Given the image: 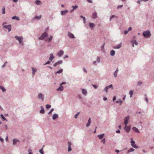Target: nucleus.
<instances>
[{
  "mask_svg": "<svg viewBox=\"0 0 154 154\" xmlns=\"http://www.w3.org/2000/svg\"><path fill=\"white\" fill-rule=\"evenodd\" d=\"M92 86L95 89H97V86L96 85H92Z\"/></svg>",
  "mask_w": 154,
  "mask_h": 154,
  "instance_id": "nucleus-54",
  "label": "nucleus"
},
{
  "mask_svg": "<svg viewBox=\"0 0 154 154\" xmlns=\"http://www.w3.org/2000/svg\"><path fill=\"white\" fill-rule=\"evenodd\" d=\"M68 11L67 10L61 11L60 12V14L62 15H64L68 13Z\"/></svg>",
  "mask_w": 154,
  "mask_h": 154,
  "instance_id": "nucleus-13",
  "label": "nucleus"
},
{
  "mask_svg": "<svg viewBox=\"0 0 154 154\" xmlns=\"http://www.w3.org/2000/svg\"><path fill=\"white\" fill-rule=\"evenodd\" d=\"M115 54V51L114 50H112L110 51V55L112 56H114Z\"/></svg>",
  "mask_w": 154,
  "mask_h": 154,
  "instance_id": "nucleus-28",
  "label": "nucleus"
},
{
  "mask_svg": "<svg viewBox=\"0 0 154 154\" xmlns=\"http://www.w3.org/2000/svg\"><path fill=\"white\" fill-rule=\"evenodd\" d=\"M68 56L67 55H65L64 58L65 59L66 58H68Z\"/></svg>",
  "mask_w": 154,
  "mask_h": 154,
  "instance_id": "nucleus-64",
  "label": "nucleus"
},
{
  "mask_svg": "<svg viewBox=\"0 0 154 154\" xmlns=\"http://www.w3.org/2000/svg\"><path fill=\"white\" fill-rule=\"evenodd\" d=\"M142 84V82L141 81H139L138 82L137 84L138 85L140 86Z\"/></svg>",
  "mask_w": 154,
  "mask_h": 154,
  "instance_id": "nucleus-51",
  "label": "nucleus"
},
{
  "mask_svg": "<svg viewBox=\"0 0 154 154\" xmlns=\"http://www.w3.org/2000/svg\"><path fill=\"white\" fill-rule=\"evenodd\" d=\"M80 17L82 18V20H83L84 21V23H86V19L85 17H84L82 15H81L80 16Z\"/></svg>",
  "mask_w": 154,
  "mask_h": 154,
  "instance_id": "nucleus-34",
  "label": "nucleus"
},
{
  "mask_svg": "<svg viewBox=\"0 0 154 154\" xmlns=\"http://www.w3.org/2000/svg\"><path fill=\"white\" fill-rule=\"evenodd\" d=\"M45 107L47 109H48L50 108L51 107V106L50 105L47 104L46 105Z\"/></svg>",
  "mask_w": 154,
  "mask_h": 154,
  "instance_id": "nucleus-42",
  "label": "nucleus"
},
{
  "mask_svg": "<svg viewBox=\"0 0 154 154\" xmlns=\"http://www.w3.org/2000/svg\"><path fill=\"white\" fill-rule=\"evenodd\" d=\"M0 116L3 120L7 121V120L5 118L3 114H1Z\"/></svg>",
  "mask_w": 154,
  "mask_h": 154,
  "instance_id": "nucleus-35",
  "label": "nucleus"
},
{
  "mask_svg": "<svg viewBox=\"0 0 154 154\" xmlns=\"http://www.w3.org/2000/svg\"><path fill=\"white\" fill-rule=\"evenodd\" d=\"M97 17V14L96 13H94L93 15V18H95Z\"/></svg>",
  "mask_w": 154,
  "mask_h": 154,
  "instance_id": "nucleus-46",
  "label": "nucleus"
},
{
  "mask_svg": "<svg viewBox=\"0 0 154 154\" xmlns=\"http://www.w3.org/2000/svg\"><path fill=\"white\" fill-rule=\"evenodd\" d=\"M40 108L41 110L40 111V112L43 114H44L45 112V111L44 107L42 106H41Z\"/></svg>",
  "mask_w": 154,
  "mask_h": 154,
  "instance_id": "nucleus-21",
  "label": "nucleus"
},
{
  "mask_svg": "<svg viewBox=\"0 0 154 154\" xmlns=\"http://www.w3.org/2000/svg\"><path fill=\"white\" fill-rule=\"evenodd\" d=\"M42 16L39 15V16H36L35 17H34L33 18V20H39L41 18Z\"/></svg>",
  "mask_w": 154,
  "mask_h": 154,
  "instance_id": "nucleus-26",
  "label": "nucleus"
},
{
  "mask_svg": "<svg viewBox=\"0 0 154 154\" xmlns=\"http://www.w3.org/2000/svg\"><path fill=\"white\" fill-rule=\"evenodd\" d=\"M63 63V61L62 60H59L57 62L53 64V66L54 67H56V66L62 64Z\"/></svg>",
  "mask_w": 154,
  "mask_h": 154,
  "instance_id": "nucleus-10",
  "label": "nucleus"
},
{
  "mask_svg": "<svg viewBox=\"0 0 154 154\" xmlns=\"http://www.w3.org/2000/svg\"><path fill=\"white\" fill-rule=\"evenodd\" d=\"M112 88V89H113V88L112 87V85L110 84L109 86H106L104 89L103 91H105L106 92V93H107V90L110 88Z\"/></svg>",
  "mask_w": 154,
  "mask_h": 154,
  "instance_id": "nucleus-9",
  "label": "nucleus"
},
{
  "mask_svg": "<svg viewBox=\"0 0 154 154\" xmlns=\"http://www.w3.org/2000/svg\"><path fill=\"white\" fill-rule=\"evenodd\" d=\"M50 63V62L49 61H47V62H46V63H44V65H45L47 64H49Z\"/></svg>",
  "mask_w": 154,
  "mask_h": 154,
  "instance_id": "nucleus-53",
  "label": "nucleus"
},
{
  "mask_svg": "<svg viewBox=\"0 0 154 154\" xmlns=\"http://www.w3.org/2000/svg\"><path fill=\"white\" fill-rule=\"evenodd\" d=\"M145 100L147 103H148V100L147 98V97H146L145 98Z\"/></svg>",
  "mask_w": 154,
  "mask_h": 154,
  "instance_id": "nucleus-61",
  "label": "nucleus"
},
{
  "mask_svg": "<svg viewBox=\"0 0 154 154\" xmlns=\"http://www.w3.org/2000/svg\"><path fill=\"white\" fill-rule=\"evenodd\" d=\"M103 100L104 101H106L107 100V98L106 97H104L103 98Z\"/></svg>",
  "mask_w": 154,
  "mask_h": 154,
  "instance_id": "nucleus-62",
  "label": "nucleus"
},
{
  "mask_svg": "<svg viewBox=\"0 0 154 154\" xmlns=\"http://www.w3.org/2000/svg\"><path fill=\"white\" fill-rule=\"evenodd\" d=\"M132 130L135 132L137 133H139L140 131L138 130V128H136L135 127H134L132 128Z\"/></svg>",
  "mask_w": 154,
  "mask_h": 154,
  "instance_id": "nucleus-23",
  "label": "nucleus"
},
{
  "mask_svg": "<svg viewBox=\"0 0 154 154\" xmlns=\"http://www.w3.org/2000/svg\"><path fill=\"white\" fill-rule=\"evenodd\" d=\"M116 102L117 103H122V101L120 99H119L118 100L116 101Z\"/></svg>",
  "mask_w": 154,
  "mask_h": 154,
  "instance_id": "nucleus-50",
  "label": "nucleus"
},
{
  "mask_svg": "<svg viewBox=\"0 0 154 154\" xmlns=\"http://www.w3.org/2000/svg\"><path fill=\"white\" fill-rule=\"evenodd\" d=\"M64 52L63 50H61L57 53V55L59 57H61L63 54Z\"/></svg>",
  "mask_w": 154,
  "mask_h": 154,
  "instance_id": "nucleus-12",
  "label": "nucleus"
},
{
  "mask_svg": "<svg viewBox=\"0 0 154 154\" xmlns=\"http://www.w3.org/2000/svg\"><path fill=\"white\" fill-rule=\"evenodd\" d=\"M63 69H60V70H58V71H57L56 72H55V74H59L60 73H61L63 72Z\"/></svg>",
  "mask_w": 154,
  "mask_h": 154,
  "instance_id": "nucleus-33",
  "label": "nucleus"
},
{
  "mask_svg": "<svg viewBox=\"0 0 154 154\" xmlns=\"http://www.w3.org/2000/svg\"><path fill=\"white\" fill-rule=\"evenodd\" d=\"M91 119L90 118H89L88 120V123L86 125V126L87 127H88V126H89L90 125V124H91Z\"/></svg>",
  "mask_w": 154,
  "mask_h": 154,
  "instance_id": "nucleus-25",
  "label": "nucleus"
},
{
  "mask_svg": "<svg viewBox=\"0 0 154 154\" xmlns=\"http://www.w3.org/2000/svg\"><path fill=\"white\" fill-rule=\"evenodd\" d=\"M123 5H119L117 7V9H119V8H122V7L123 6Z\"/></svg>",
  "mask_w": 154,
  "mask_h": 154,
  "instance_id": "nucleus-52",
  "label": "nucleus"
},
{
  "mask_svg": "<svg viewBox=\"0 0 154 154\" xmlns=\"http://www.w3.org/2000/svg\"><path fill=\"white\" fill-rule=\"evenodd\" d=\"M5 7L4 6L3 7L2 13L3 14H5Z\"/></svg>",
  "mask_w": 154,
  "mask_h": 154,
  "instance_id": "nucleus-40",
  "label": "nucleus"
},
{
  "mask_svg": "<svg viewBox=\"0 0 154 154\" xmlns=\"http://www.w3.org/2000/svg\"><path fill=\"white\" fill-rule=\"evenodd\" d=\"M71 145H72V143H71V142H68V151L69 152L71 151L72 150V148H71Z\"/></svg>",
  "mask_w": 154,
  "mask_h": 154,
  "instance_id": "nucleus-15",
  "label": "nucleus"
},
{
  "mask_svg": "<svg viewBox=\"0 0 154 154\" xmlns=\"http://www.w3.org/2000/svg\"><path fill=\"white\" fill-rule=\"evenodd\" d=\"M131 29H132L131 27H130L128 28V32H129V31H130V30H131Z\"/></svg>",
  "mask_w": 154,
  "mask_h": 154,
  "instance_id": "nucleus-63",
  "label": "nucleus"
},
{
  "mask_svg": "<svg viewBox=\"0 0 154 154\" xmlns=\"http://www.w3.org/2000/svg\"><path fill=\"white\" fill-rule=\"evenodd\" d=\"M124 129L126 132H128L131 129V127L130 126H127L125 125Z\"/></svg>",
  "mask_w": 154,
  "mask_h": 154,
  "instance_id": "nucleus-11",
  "label": "nucleus"
},
{
  "mask_svg": "<svg viewBox=\"0 0 154 154\" xmlns=\"http://www.w3.org/2000/svg\"><path fill=\"white\" fill-rule=\"evenodd\" d=\"M105 138H103L102 140V142L104 144H105Z\"/></svg>",
  "mask_w": 154,
  "mask_h": 154,
  "instance_id": "nucleus-56",
  "label": "nucleus"
},
{
  "mask_svg": "<svg viewBox=\"0 0 154 154\" xmlns=\"http://www.w3.org/2000/svg\"><path fill=\"white\" fill-rule=\"evenodd\" d=\"M12 19L13 20H19L20 18L19 17L16 16H14L12 17Z\"/></svg>",
  "mask_w": 154,
  "mask_h": 154,
  "instance_id": "nucleus-29",
  "label": "nucleus"
},
{
  "mask_svg": "<svg viewBox=\"0 0 154 154\" xmlns=\"http://www.w3.org/2000/svg\"><path fill=\"white\" fill-rule=\"evenodd\" d=\"M68 35L69 38H75V36L74 35L70 32H68Z\"/></svg>",
  "mask_w": 154,
  "mask_h": 154,
  "instance_id": "nucleus-14",
  "label": "nucleus"
},
{
  "mask_svg": "<svg viewBox=\"0 0 154 154\" xmlns=\"http://www.w3.org/2000/svg\"><path fill=\"white\" fill-rule=\"evenodd\" d=\"M11 25H9L7 26L3 25V27L7 29L9 32L11 31Z\"/></svg>",
  "mask_w": 154,
  "mask_h": 154,
  "instance_id": "nucleus-8",
  "label": "nucleus"
},
{
  "mask_svg": "<svg viewBox=\"0 0 154 154\" xmlns=\"http://www.w3.org/2000/svg\"><path fill=\"white\" fill-rule=\"evenodd\" d=\"M79 112H77V113L75 115L74 118L75 119H77L78 117V116L79 115Z\"/></svg>",
  "mask_w": 154,
  "mask_h": 154,
  "instance_id": "nucleus-47",
  "label": "nucleus"
},
{
  "mask_svg": "<svg viewBox=\"0 0 154 154\" xmlns=\"http://www.w3.org/2000/svg\"><path fill=\"white\" fill-rule=\"evenodd\" d=\"M82 93L84 95H86L87 93V91L86 89H83L82 90Z\"/></svg>",
  "mask_w": 154,
  "mask_h": 154,
  "instance_id": "nucleus-27",
  "label": "nucleus"
},
{
  "mask_svg": "<svg viewBox=\"0 0 154 154\" xmlns=\"http://www.w3.org/2000/svg\"><path fill=\"white\" fill-rule=\"evenodd\" d=\"M105 45V44L104 43L101 47V50L102 52H104V47Z\"/></svg>",
  "mask_w": 154,
  "mask_h": 154,
  "instance_id": "nucleus-36",
  "label": "nucleus"
},
{
  "mask_svg": "<svg viewBox=\"0 0 154 154\" xmlns=\"http://www.w3.org/2000/svg\"><path fill=\"white\" fill-rule=\"evenodd\" d=\"M54 110V109L52 108L51 109V110L49 111V112H48V114H51V112Z\"/></svg>",
  "mask_w": 154,
  "mask_h": 154,
  "instance_id": "nucleus-49",
  "label": "nucleus"
},
{
  "mask_svg": "<svg viewBox=\"0 0 154 154\" xmlns=\"http://www.w3.org/2000/svg\"><path fill=\"white\" fill-rule=\"evenodd\" d=\"M53 37V36L52 35L50 36V38H48V41L49 42H50L51 41Z\"/></svg>",
  "mask_w": 154,
  "mask_h": 154,
  "instance_id": "nucleus-48",
  "label": "nucleus"
},
{
  "mask_svg": "<svg viewBox=\"0 0 154 154\" xmlns=\"http://www.w3.org/2000/svg\"><path fill=\"white\" fill-rule=\"evenodd\" d=\"M54 58V57L53 55V54L51 53L50 54V57L49 58V60L50 61H52L53 59Z\"/></svg>",
  "mask_w": 154,
  "mask_h": 154,
  "instance_id": "nucleus-22",
  "label": "nucleus"
},
{
  "mask_svg": "<svg viewBox=\"0 0 154 154\" xmlns=\"http://www.w3.org/2000/svg\"><path fill=\"white\" fill-rule=\"evenodd\" d=\"M122 45V43L121 42L120 44L118 45L117 46L113 47V48L115 49H119L121 48Z\"/></svg>",
  "mask_w": 154,
  "mask_h": 154,
  "instance_id": "nucleus-16",
  "label": "nucleus"
},
{
  "mask_svg": "<svg viewBox=\"0 0 154 154\" xmlns=\"http://www.w3.org/2000/svg\"><path fill=\"white\" fill-rule=\"evenodd\" d=\"M130 117L129 116H128L125 118L124 124L126 126H127L128 121L129 120Z\"/></svg>",
  "mask_w": 154,
  "mask_h": 154,
  "instance_id": "nucleus-7",
  "label": "nucleus"
},
{
  "mask_svg": "<svg viewBox=\"0 0 154 154\" xmlns=\"http://www.w3.org/2000/svg\"><path fill=\"white\" fill-rule=\"evenodd\" d=\"M104 135V134H103L97 135V137L99 138L100 139H102Z\"/></svg>",
  "mask_w": 154,
  "mask_h": 154,
  "instance_id": "nucleus-30",
  "label": "nucleus"
},
{
  "mask_svg": "<svg viewBox=\"0 0 154 154\" xmlns=\"http://www.w3.org/2000/svg\"><path fill=\"white\" fill-rule=\"evenodd\" d=\"M48 34L47 32H45L41 35L38 38V39L41 40H43L45 37H48Z\"/></svg>",
  "mask_w": 154,
  "mask_h": 154,
  "instance_id": "nucleus-3",
  "label": "nucleus"
},
{
  "mask_svg": "<svg viewBox=\"0 0 154 154\" xmlns=\"http://www.w3.org/2000/svg\"><path fill=\"white\" fill-rule=\"evenodd\" d=\"M0 141L2 142H3L4 141V139L2 138L1 137H0Z\"/></svg>",
  "mask_w": 154,
  "mask_h": 154,
  "instance_id": "nucleus-57",
  "label": "nucleus"
},
{
  "mask_svg": "<svg viewBox=\"0 0 154 154\" xmlns=\"http://www.w3.org/2000/svg\"><path fill=\"white\" fill-rule=\"evenodd\" d=\"M119 71V69L117 68L116 71L113 73V75L115 78H116L117 76V74Z\"/></svg>",
  "mask_w": 154,
  "mask_h": 154,
  "instance_id": "nucleus-19",
  "label": "nucleus"
},
{
  "mask_svg": "<svg viewBox=\"0 0 154 154\" xmlns=\"http://www.w3.org/2000/svg\"><path fill=\"white\" fill-rule=\"evenodd\" d=\"M133 94V91L131 90H130L129 91V94L130 95V97H131L132 96V95Z\"/></svg>",
  "mask_w": 154,
  "mask_h": 154,
  "instance_id": "nucleus-39",
  "label": "nucleus"
},
{
  "mask_svg": "<svg viewBox=\"0 0 154 154\" xmlns=\"http://www.w3.org/2000/svg\"><path fill=\"white\" fill-rule=\"evenodd\" d=\"M28 154H32V150L31 149H29L28 150Z\"/></svg>",
  "mask_w": 154,
  "mask_h": 154,
  "instance_id": "nucleus-44",
  "label": "nucleus"
},
{
  "mask_svg": "<svg viewBox=\"0 0 154 154\" xmlns=\"http://www.w3.org/2000/svg\"><path fill=\"white\" fill-rule=\"evenodd\" d=\"M134 149L133 148H131L130 149H129V150H128V152H132L134 151Z\"/></svg>",
  "mask_w": 154,
  "mask_h": 154,
  "instance_id": "nucleus-41",
  "label": "nucleus"
},
{
  "mask_svg": "<svg viewBox=\"0 0 154 154\" xmlns=\"http://www.w3.org/2000/svg\"><path fill=\"white\" fill-rule=\"evenodd\" d=\"M128 32V30H125L124 32V33L126 35L127 34Z\"/></svg>",
  "mask_w": 154,
  "mask_h": 154,
  "instance_id": "nucleus-55",
  "label": "nucleus"
},
{
  "mask_svg": "<svg viewBox=\"0 0 154 154\" xmlns=\"http://www.w3.org/2000/svg\"><path fill=\"white\" fill-rule=\"evenodd\" d=\"M72 8L73 10H75L78 8V6L77 5H75V6H72Z\"/></svg>",
  "mask_w": 154,
  "mask_h": 154,
  "instance_id": "nucleus-37",
  "label": "nucleus"
},
{
  "mask_svg": "<svg viewBox=\"0 0 154 154\" xmlns=\"http://www.w3.org/2000/svg\"><path fill=\"white\" fill-rule=\"evenodd\" d=\"M37 98L39 100L43 101L44 100L45 96L42 93H39L37 96Z\"/></svg>",
  "mask_w": 154,
  "mask_h": 154,
  "instance_id": "nucleus-4",
  "label": "nucleus"
},
{
  "mask_svg": "<svg viewBox=\"0 0 154 154\" xmlns=\"http://www.w3.org/2000/svg\"><path fill=\"white\" fill-rule=\"evenodd\" d=\"M143 35L145 37H149L151 35L150 32L149 30L143 31Z\"/></svg>",
  "mask_w": 154,
  "mask_h": 154,
  "instance_id": "nucleus-2",
  "label": "nucleus"
},
{
  "mask_svg": "<svg viewBox=\"0 0 154 154\" xmlns=\"http://www.w3.org/2000/svg\"><path fill=\"white\" fill-rule=\"evenodd\" d=\"M32 74L33 75H35V72H36L37 70L36 68H34L33 67H32Z\"/></svg>",
  "mask_w": 154,
  "mask_h": 154,
  "instance_id": "nucleus-32",
  "label": "nucleus"
},
{
  "mask_svg": "<svg viewBox=\"0 0 154 154\" xmlns=\"http://www.w3.org/2000/svg\"><path fill=\"white\" fill-rule=\"evenodd\" d=\"M17 142H19V140L16 139H14L13 141V144L14 145H16Z\"/></svg>",
  "mask_w": 154,
  "mask_h": 154,
  "instance_id": "nucleus-24",
  "label": "nucleus"
},
{
  "mask_svg": "<svg viewBox=\"0 0 154 154\" xmlns=\"http://www.w3.org/2000/svg\"><path fill=\"white\" fill-rule=\"evenodd\" d=\"M141 1V0L140 1L138 0V1L137 2V3L139 5H140V4H141L140 2Z\"/></svg>",
  "mask_w": 154,
  "mask_h": 154,
  "instance_id": "nucleus-60",
  "label": "nucleus"
},
{
  "mask_svg": "<svg viewBox=\"0 0 154 154\" xmlns=\"http://www.w3.org/2000/svg\"><path fill=\"white\" fill-rule=\"evenodd\" d=\"M15 38L19 42L20 45V47H22L24 45V43L22 41V39H23V37H18L17 36H15Z\"/></svg>",
  "mask_w": 154,
  "mask_h": 154,
  "instance_id": "nucleus-1",
  "label": "nucleus"
},
{
  "mask_svg": "<svg viewBox=\"0 0 154 154\" xmlns=\"http://www.w3.org/2000/svg\"><path fill=\"white\" fill-rule=\"evenodd\" d=\"M39 152L41 154H44V153L43 151V148H42L41 149H40Z\"/></svg>",
  "mask_w": 154,
  "mask_h": 154,
  "instance_id": "nucleus-45",
  "label": "nucleus"
},
{
  "mask_svg": "<svg viewBox=\"0 0 154 154\" xmlns=\"http://www.w3.org/2000/svg\"><path fill=\"white\" fill-rule=\"evenodd\" d=\"M0 88L3 92H5L6 91V89L3 86H0Z\"/></svg>",
  "mask_w": 154,
  "mask_h": 154,
  "instance_id": "nucleus-38",
  "label": "nucleus"
},
{
  "mask_svg": "<svg viewBox=\"0 0 154 154\" xmlns=\"http://www.w3.org/2000/svg\"><path fill=\"white\" fill-rule=\"evenodd\" d=\"M63 88H64L63 86L62 85H60L59 87L58 88H57L56 90L57 91H62L63 90Z\"/></svg>",
  "mask_w": 154,
  "mask_h": 154,
  "instance_id": "nucleus-18",
  "label": "nucleus"
},
{
  "mask_svg": "<svg viewBox=\"0 0 154 154\" xmlns=\"http://www.w3.org/2000/svg\"><path fill=\"white\" fill-rule=\"evenodd\" d=\"M58 117V115L57 114L54 113L52 116V119L55 120Z\"/></svg>",
  "mask_w": 154,
  "mask_h": 154,
  "instance_id": "nucleus-20",
  "label": "nucleus"
},
{
  "mask_svg": "<svg viewBox=\"0 0 154 154\" xmlns=\"http://www.w3.org/2000/svg\"><path fill=\"white\" fill-rule=\"evenodd\" d=\"M116 99V96H114L113 98V101H114Z\"/></svg>",
  "mask_w": 154,
  "mask_h": 154,
  "instance_id": "nucleus-59",
  "label": "nucleus"
},
{
  "mask_svg": "<svg viewBox=\"0 0 154 154\" xmlns=\"http://www.w3.org/2000/svg\"><path fill=\"white\" fill-rule=\"evenodd\" d=\"M66 84V82H62L60 84V85H62L63 84Z\"/></svg>",
  "mask_w": 154,
  "mask_h": 154,
  "instance_id": "nucleus-58",
  "label": "nucleus"
},
{
  "mask_svg": "<svg viewBox=\"0 0 154 154\" xmlns=\"http://www.w3.org/2000/svg\"><path fill=\"white\" fill-rule=\"evenodd\" d=\"M100 57H97V60H96L94 61L93 62V64L94 65H97V63H100L101 61H100Z\"/></svg>",
  "mask_w": 154,
  "mask_h": 154,
  "instance_id": "nucleus-5",
  "label": "nucleus"
},
{
  "mask_svg": "<svg viewBox=\"0 0 154 154\" xmlns=\"http://www.w3.org/2000/svg\"><path fill=\"white\" fill-rule=\"evenodd\" d=\"M35 2L36 5H39L40 3L41 2L39 0H36L35 1Z\"/></svg>",
  "mask_w": 154,
  "mask_h": 154,
  "instance_id": "nucleus-43",
  "label": "nucleus"
},
{
  "mask_svg": "<svg viewBox=\"0 0 154 154\" xmlns=\"http://www.w3.org/2000/svg\"><path fill=\"white\" fill-rule=\"evenodd\" d=\"M131 43L132 44V46L133 47H134V44L136 45H137L138 44V43L136 40H133L131 41Z\"/></svg>",
  "mask_w": 154,
  "mask_h": 154,
  "instance_id": "nucleus-17",
  "label": "nucleus"
},
{
  "mask_svg": "<svg viewBox=\"0 0 154 154\" xmlns=\"http://www.w3.org/2000/svg\"><path fill=\"white\" fill-rule=\"evenodd\" d=\"M89 25L90 27L91 28H93L95 26V25L93 23H89Z\"/></svg>",
  "mask_w": 154,
  "mask_h": 154,
  "instance_id": "nucleus-31",
  "label": "nucleus"
},
{
  "mask_svg": "<svg viewBox=\"0 0 154 154\" xmlns=\"http://www.w3.org/2000/svg\"><path fill=\"white\" fill-rule=\"evenodd\" d=\"M131 146L135 148H138V146H136L135 144V142L134 141L133 138H131Z\"/></svg>",
  "mask_w": 154,
  "mask_h": 154,
  "instance_id": "nucleus-6",
  "label": "nucleus"
}]
</instances>
